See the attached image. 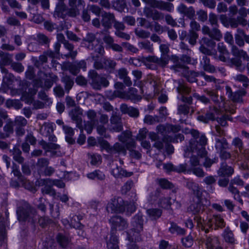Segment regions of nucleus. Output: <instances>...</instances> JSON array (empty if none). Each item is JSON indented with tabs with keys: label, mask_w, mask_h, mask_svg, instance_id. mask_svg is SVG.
<instances>
[{
	"label": "nucleus",
	"mask_w": 249,
	"mask_h": 249,
	"mask_svg": "<svg viewBox=\"0 0 249 249\" xmlns=\"http://www.w3.org/2000/svg\"><path fill=\"white\" fill-rule=\"evenodd\" d=\"M231 144L236 148L238 149L240 153H242L244 148V143L243 141L239 137H235L233 139Z\"/></svg>",
	"instance_id": "nucleus-61"
},
{
	"label": "nucleus",
	"mask_w": 249,
	"mask_h": 249,
	"mask_svg": "<svg viewBox=\"0 0 249 249\" xmlns=\"http://www.w3.org/2000/svg\"><path fill=\"white\" fill-rule=\"evenodd\" d=\"M134 33L137 37L142 39H146L151 35L149 31L138 28L135 29Z\"/></svg>",
	"instance_id": "nucleus-58"
},
{
	"label": "nucleus",
	"mask_w": 249,
	"mask_h": 249,
	"mask_svg": "<svg viewBox=\"0 0 249 249\" xmlns=\"http://www.w3.org/2000/svg\"><path fill=\"white\" fill-rule=\"evenodd\" d=\"M82 44L89 50L93 51L95 54L98 53L101 56L104 55V47L99 43L94 34L88 33L83 39Z\"/></svg>",
	"instance_id": "nucleus-4"
},
{
	"label": "nucleus",
	"mask_w": 249,
	"mask_h": 249,
	"mask_svg": "<svg viewBox=\"0 0 249 249\" xmlns=\"http://www.w3.org/2000/svg\"><path fill=\"white\" fill-rule=\"evenodd\" d=\"M56 239L59 246L64 249L67 248L71 242V237L62 233H58Z\"/></svg>",
	"instance_id": "nucleus-30"
},
{
	"label": "nucleus",
	"mask_w": 249,
	"mask_h": 249,
	"mask_svg": "<svg viewBox=\"0 0 249 249\" xmlns=\"http://www.w3.org/2000/svg\"><path fill=\"white\" fill-rule=\"evenodd\" d=\"M34 39L38 45L47 46L48 47H49L51 42V38L44 34L41 33H39L36 34V37Z\"/></svg>",
	"instance_id": "nucleus-36"
},
{
	"label": "nucleus",
	"mask_w": 249,
	"mask_h": 249,
	"mask_svg": "<svg viewBox=\"0 0 249 249\" xmlns=\"http://www.w3.org/2000/svg\"><path fill=\"white\" fill-rule=\"evenodd\" d=\"M43 184L44 186L41 189V192L43 194L49 195L51 196H55L56 192L54 189L52 187L50 184L45 183L44 179L42 180Z\"/></svg>",
	"instance_id": "nucleus-56"
},
{
	"label": "nucleus",
	"mask_w": 249,
	"mask_h": 249,
	"mask_svg": "<svg viewBox=\"0 0 249 249\" xmlns=\"http://www.w3.org/2000/svg\"><path fill=\"white\" fill-rule=\"evenodd\" d=\"M61 81L64 85L65 90L68 93L74 84L73 78L70 75H65L61 77Z\"/></svg>",
	"instance_id": "nucleus-38"
},
{
	"label": "nucleus",
	"mask_w": 249,
	"mask_h": 249,
	"mask_svg": "<svg viewBox=\"0 0 249 249\" xmlns=\"http://www.w3.org/2000/svg\"><path fill=\"white\" fill-rule=\"evenodd\" d=\"M53 223V220L48 216H43L38 218V223L42 228H45Z\"/></svg>",
	"instance_id": "nucleus-64"
},
{
	"label": "nucleus",
	"mask_w": 249,
	"mask_h": 249,
	"mask_svg": "<svg viewBox=\"0 0 249 249\" xmlns=\"http://www.w3.org/2000/svg\"><path fill=\"white\" fill-rule=\"evenodd\" d=\"M13 122L16 126L15 132L17 136L18 137L23 136L25 133L24 127L27 124V120L22 116H18L15 118Z\"/></svg>",
	"instance_id": "nucleus-14"
},
{
	"label": "nucleus",
	"mask_w": 249,
	"mask_h": 249,
	"mask_svg": "<svg viewBox=\"0 0 249 249\" xmlns=\"http://www.w3.org/2000/svg\"><path fill=\"white\" fill-rule=\"evenodd\" d=\"M203 35H208L211 38L216 41H220L222 38V34L217 27L211 29L208 26L204 25L202 27Z\"/></svg>",
	"instance_id": "nucleus-17"
},
{
	"label": "nucleus",
	"mask_w": 249,
	"mask_h": 249,
	"mask_svg": "<svg viewBox=\"0 0 249 249\" xmlns=\"http://www.w3.org/2000/svg\"><path fill=\"white\" fill-rule=\"evenodd\" d=\"M200 65L204 71H206L210 73H214L216 71L215 67L211 64L210 59L207 56H203Z\"/></svg>",
	"instance_id": "nucleus-29"
},
{
	"label": "nucleus",
	"mask_w": 249,
	"mask_h": 249,
	"mask_svg": "<svg viewBox=\"0 0 249 249\" xmlns=\"http://www.w3.org/2000/svg\"><path fill=\"white\" fill-rule=\"evenodd\" d=\"M88 158L90 160V163L92 165H96L102 161L101 156L97 154L88 153Z\"/></svg>",
	"instance_id": "nucleus-59"
},
{
	"label": "nucleus",
	"mask_w": 249,
	"mask_h": 249,
	"mask_svg": "<svg viewBox=\"0 0 249 249\" xmlns=\"http://www.w3.org/2000/svg\"><path fill=\"white\" fill-rule=\"evenodd\" d=\"M143 14L147 18H151L154 21H159L164 19V13L156 9L145 7L143 9Z\"/></svg>",
	"instance_id": "nucleus-19"
},
{
	"label": "nucleus",
	"mask_w": 249,
	"mask_h": 249,
	"mask_svg": "<svg viewBox=\"0 0 249 249\" xmlns=\"http://www.w3.org/2000/svg\"><path fill=\"white\" fill-rule=\"evenodd\" d=\"M157 182L163 189H171L174 187V184L166 178L157 179Z\"/></svg>",
	"instance_id": "nucleus-54"
},
{
	"label": "nucleus",
	"mask_w": 249,
	"mask_h": 249,
	"mask_svg": "<svg viewBox=\"0 0 249 249\" xmlns=\"http://www.w3.org/2000/svg\"><path fill=\"white\" fill-rule=\"evenodd\" d=\"M82 114V110L79 107H75L72 109L69 113V115L71 117V120L74 121L76 126L80 129L81 132L83 131V127L82 125V119L81 115Z\"/></svg>",
	"instance_id": "nucleus-18"
},
{
	"label": "nucleus",
	"mask_w": 249,
	"mask_h": 249,
	"mask_svg": "<svg viewBox=\"0 0 249 249\" xmlns=\"http://www.w3.org/2000/svg\"><path fill=\"white\" fill-rule=\"evenodd\" d=\"M205 210V206L202 200H193V202L188 207V210L194 214H197L202 212Z\"/></svg>",
	"instance_id": "nucleus-26"
},
{
	"label": "nucleus",
	"mask_w": 249,
	"mask_h": 249,
	"mask_svg": "<svg viewBox=\"0 0 249 249\" xmlns=\"http://www.w3.org/2000/svg\"><path fill=\"white\" fill-rule=\"evenodd\" d=\"M109 222L111 224L110 236L116 235L117 230L124 231L128 227L127 220L120 215L111 217Z\"/></svg>",
	"instance_id": "nucleus-7"
},
{
	"label": "nucleus",
	"mask_w": 249,
	"mask_h": 249,
	"mask_svg": "<svg viewBox=\"0 0 249 249\" xmlns=\"http://www.w3.org/2000/svg\"><path fill=\"white\" fill-rule=\"evenodd\" d=\"M10 151L12 153L13 159L16 161L19 164L23 163L24 158L21 156L22 152L18 146H14Z\"/></svg>",
	"instance_id": "nucleus-40"
},
{
	"label": "nucleus",
	"mask_w": 249,
	"mask_h": 249,
	"mask_svg": "<svg viewBox=\"0 0 249 249\" xmlns=\"http://www.w3.org/2000/svg\"><path fill=\"white\" fill-rule=\"evenodd\" d=\"M160 50L161 52V56L159 59L162 62L161 64L167 65L170 60V57L168 55L169 52V48L167 45L162 44L160 46Z\"/></svg>",
	"instance_id": "nucleus-28"
},
{
	"label": "nucleus",
	"mask_w": 249,
	"mask_h": 249,
	"mask_svg": "<svg viewBox=\"0 0 249 249\" xmlns=\"http://www.w3.org/2000/svg\"><path fill=\"white\" fill-rule=\"evenodd\" d=\"M89 84L94 89L100 90L102 88L107 87L109 85L107 79L99 74L95 70H90L88 72Z\"/></svg>",
	"instance_id": "nucleus-6"
},
{
	"label": "nucleus",
	"mask_w": 249,
	"mask_h": 249,
	"mask_svg": "<svg viewBox=\"0 0 249 249\" xmlns=\"http://www.w3.org/2000/svg\"><path fill=\"white\" fill-rule=\"evenodd\" d=\"M17 219L19 222H27L34 225L36 218L37 212L35 208L28 202L23 201L17 208Z\"/></svg>",
	"instance_id": "nucleus-3"
},
{
	"label": "nucleus",
	"mask_w": 249,
	"mask_h": 249,
	"mask_svg": "<svg viewBox=\"0 0 249 249\" xmlns=\"http://www.w3.org/2000/svg\"><path fill=\"white\" fill-rule=\"evenodd\" d=\"M90 55L91 59L94 61L93 67L97 70L114 69L116 66V62L113 60L104 58L102 60L101 57L103 56L98 53H91Z\"/></svg>",
	"instance_id": "nucleus-5"
},
{
	"label": "nucleus",
	"mask_w": 249,
	"mask_h": 249,
	"mask_svg": "<svg viewBox=\"0 0 249 249\" xmlns=\"http://www.w3.org/2000/svg\"><path fill=\"white\" fill-rule=\"evenodd\" d=\"M247 94V91L244 89H239L235 92L230 100L233 103L242 104L244 103L243 97Z\"/></svg>",
	"instance_id": "nucleus-34"
},
{
	"label": "nucleus",
	"mask_w": 249,
	"mask_h": 249,
	"mask_svg": "<svg viewBox=\"0 0 249 249\" xmlns=\"http://www.w3.org/2000/svg\"><path fill=\"white\" fill-rule=\"evenodd\" d=\"M142 62L147 68L151 70H157L158 69L157 65L163 68L166 66L164 64H161L162 62L159 58L155 55L143 57L142 58Z\"/></svg>",
	"instance_id": "nucleus-11"
},
{
	"label": "nucleus",
	"mask_w": 249,
	"mask_h": 249,
	"mask_svg": "<svg viewBox=\"0 0 249 249\" xmlns=\"http://www.w3.org/2000/svg\"><path fill=\"white\" fill-rule=\"evenodd\" d=\"M193 138L190 140L189 145L184 150V157H188L190 152H196L200 158L205 157L208 152L205 146L207 144L208 139L204 134L200 133L198 130L192 129L190 131Z\"/></svg>",
	"instance_id": "nucleus-1"
},
{
	"label": "nucleus",
	"mask_w": 249,
	"mask_h": 249,
	"mask_svg": "<svg viewBox=\"0 0 249 249\" xmlns=\"http://www.w3.org/2000/svg\"><path fill=\"white\" fill-rule=\"evenodd\" d=\"M13 122L12 121L7 123L3 127V132L0 131V139H5L9 138L14 133Z\"/></svg>",
	"instance_id": "nucleus-27"
},
{
	"label": "nucleus",
	"mask_w": 249,
	"mask_h": 249,
	"mask_svg": "<svg viewBox=\"0 0 249 249\" xmlns=\"http://www.w3.org/2000/svg\"><path fill=\"white\" fill-rule=\"evenodd\" d=\"M49 160L47 158H40L37 160L36 166L39 175L49 165Z\"/></svg>",
	"instance_id": "nucleus-44"
},
{
	"label": "nucleus",
	"mask_w": 249,
	"mask_h": 249,
	"mask_svg": "<svg viewBox=\"0 0 249 249\" xmlns=\"http://www.w3.org/2000/svg\"><path fill=\"white\" fill-rule=\"evenodd\" d=\"M171 60L174 63V65L171 67V69L175 72L180 73L183 75L188 68V67L182 63L179 60V58L176 55H172Z\"/></svg>",
	"instance_id": "nucleus-20"
},
{
	"label": "nucleus",
	"mask_w": 249,
	"mask_h": 249,
	"mask_svg": "<svg viewBox=\"0 0 249 249\" xmlns=\"http://www.w3.org/2000/svg\"><path fill=\"white\" fill-rule=\"evenodd\" d=\"M178 87L177 88L178 92L180 94H189L191 91V88L186 84L181 83L180 81L178 82Z\"/></svg>",
	"instance_id": "nucleus-53"
},
{
	"label": "nucleus",
	"mask_w": 249,
	"mask_h": 249,
	"mask_svg": "<svg viewBox=\"0 0 249 249\" xmlns=\"http://www.w3.org/2000/svg\"><path fill=\"white\" fill-rule=\"evenodd\" d=\"M63 129L66 135V141L71 144H73L75 143V139L73 138L74 134L73 129L69 126L63 125Z\"/></svg>",
	"instance_id": "nucleus-32"
},
{
	"label": "nucleus",
	"mask_w": 249,
	"mask_h": 249,
	"mask_svg": "<svg viewBox=\"0 0 249 249\" xmlns=\"http://www.w3.org/2000/svg\"><path fill=\"white\" fill-rule=\"evenodd\" d=\"M218 113L219 109L215 107H210V110L205 115H200L197 116V120L204 123H208L210 121L215 120V115L213 112Z\"/></svg>",
	"instance_id": "nucleus-22"
},
{
	"label": "nucleus",
	"mask_w": 249,
	"mask_h": 249,
	"mask_svg": "<svg viewBox=\"0 0 249 249\" xmlns=\"http://www.w3.org/2000/svg\"><path fill=\"white\" fill-rule=\"evenodd\" d=\"M228 190L233 195L234 199L243 205L244 204L243 200L240 195V192L237 188L234 186V185L230 182L228 187Z\"/></svg>",
	"instance_id": "nucleus-42"
},
{
	"label": "nucleus",
	"mask_w": 249,
	"mask_h": 249,
	"mask_svg": "<svg viewBox=\"0 0 249 249\" xmlns=\"http://www.w3.org/2000/svg\"><path fill=\"white\" fill-rule=\"evenodd\" d=\"M138 44L140 49L144 50L148 53H152L153 52V45L150 41L146 40L138 42Z\"/></svg>",
	"instance_id": "nucleus-48"
},
{
	"label": "nucleus",
	"mask_w": 249,
	"mask_h": 249,
	"mask_svg": "<svg viewBox=\"0 0 249 249\" xmlns=\"http://www.w3.org/2000/svg\"><path fill=\"white\" fill-rule=\"evenodd\" d=\"M119 240L116 235L110 236L109 240L107 241V249H119Z\"/></svg>",
	"instance_id": "nucleus-47"
},
{
	"label": "nucleus",
	"mask_w": 249,
	"mask_h": 249,
	"mask_svg": "<svg viewBox=\"0 0 249 249\" xmlns=\"http://www.w3.org/2000/svg\"><path fill=\"white\" fill-rule=\"evenodd\" d=\"M39 143L46 153L50 152L51 150H56L60 148L58 144L53 142H47L44 140L40 141Z\"/></svg>",
	"instance_id": "nucleus-45"
},
{
	"label": "nucleus",
	"mask_w": 249,
	"mask_h": 249,
	"mask_svg": "<svg viewBox=\"0 0 249 249\" xmlns=\"http://www.w3.org/2000/svg\"><path fill=\"white\" fill-rule=\"evenodd\" d=\"M234 173V169L231 166L227 165L226 162H222L219 169L217 174L219 177L229 178Z\"/></svg>",
	"instance_id": "nucleus-25"
},
{
	"label": "nucleus",
	"mask_w": 249,
	"mask_h": 249,
	"mask_svg": "<svg viewBox=\"0 0 249 249\" xmlns=\"http://www.w3.org/2000/svg\"><path fill=\"white\" fill-rule=\"evenodd\" d=\"M231 53L235 57H243L245 59H249V56L247 53L243 50L239 49L236 46L232 45L231 48Z\"/></svg>",
	"instance_id": "nucleus-49"
},
{
	"label": "nucleus",
	"mask_w": 249,
	"mask_h": 249,
	"mask_svg": "<svg viewBox=\"0 0 249 249\" xmlns=\"http://www.w3.org/2000/svg\"><path fill=\"white\" fill-rule=\"evenodd\" d=\"M144 2L150 5L152 8L160 10L172 12L174 10L173 3L167 1L159 0H142Z\"/></svg>",
	"instance_id": "nucleus-9"
},
{
	"label": "nucleus",
	"mask_w": 249,
	"mask_h": 249,
	"mask_svg": "<svg viewBox=\"0 0 249 249\" xmlns=\"http://www.w3.org/2000/svg\"><path fill=\"white\" fill-rule=\"evenodd\" d=\"M227 63L230 67H235L236 69L240 72L243 71L245 70V68L242 67V62L240 58L236 57L228 58Z\"/></svg>",
	"instance_id": "nucleus-41"
},
{
	"label": "nucleus",
	"mask_w": 249,
	"mask_h": 249,
	"mask_svg": "<svg viewBox=\"0 0 249 249\" xmlns=\"http://www.w3.org/2000/svg\"><path fill=\"white\" fill-rule=\"evenodd\" d=\"M199 51L202 53L207 55H212L213 53L207 47L213 48L216 45L215 42L212 38L203 37L199 40Z\"/></svg>",
	"instance_id": "nucleus-10"
},
{
	"label": "nucleus",
	"mask_w": 249,
	"mask_h": 249,
	"mask_svg": "<svg viewBox=\"0 0 249 249\" xmlns=\"http://www.w3.org/2000/svg\"><path fill=\"white\" fill-rule=\"evenodd\" d=\"M9 213L7 211L5 212L6 218L0 217V246L2 245L7 241V232L5 223L7 220Z\"/></svg>",
	"instance_id": "nucleus-23"
},
{
	"label": "nucleus",
	"mask_w": 249,
	"mask_h": 249,
	"mask_svg": "<svg viewBox=\"0 0 249 249\" xmlns=\"http://www.w3.org/2000/svg\"><path fill=\"white\" fill-rule=\"evenodd\" d=\"M65 48L69 51V53L66 55V57H71L72 59L74 58L77 55V52L74 51V46L73 44L70 43L68 41L65 42L63 44Z\"/></svg>",
	"instance_id": "nucleus-51"
},
{
	"label": "nucleus",
	"mask_w": 249,
	"mask_h": 249,
	"mask_svg": "<svg viewBox=\"0 0 249 249\" xmlns=\"http://www.w3.org/2000/svg\"><path fill=\"white\" fill-rule=\"evenodd\" d=\"M40 131L42 135L47 137L53 132V124L49 123H45L41 126Z\"/></svg>",
	"instance_id": "nucleus-50"
},
{
	"label": "nucleus",
	"mask_w": 249,
	"mask_h": 249,
	"mask_svg": "<svg viewBox=\"0 0 249 249\" xmlns=\"http://www.w3.org/2000/svg\"><path fill=\"white\" fill-rule=\"evenodd\" d=\"M169 230L171 233H176L178 234L183 235L185 233V231L183 229L179 227L174 222L171 223V227Z\"/></svg>",
	"instance_id": "nucleus-63"
},
{
	"label": "nucleus",
	"mask_w": 249,
	"mask_h": 249,
	"mask_svg": "<svg viewBox=\"0 0 249 249\" xmlns=\"http://www.w3.org/2000/svg\"><path fill=\"white\" fill-rule=\"evenodd\" d=\"M46 77H49V79H46L44 81V86L47 89H50L53 85L54 83H56L58 80V77L53 74V73H49L48 74H44Z\"/></svg>",
	"instance_id": "nucleus-46"
},
{
	"label": "nucleus",
	"mask_w": 249,
	"mask_h": 249,
	"mask_svg": "<svg viewBox=\"0 0 249 249\" xmlns=\"http://www.w3.org/2000/svg\"><path fill=\"white\" fill-rule=\"evenodd\" d=\"M199 75H200V72L190 71L188 68L182 76L186 79L188 82L194 83L197 82L196 78Z\"/></svg>",
	"instance_id": "nucleus-39"
},
{
	"label": "nucleus",
	"mask_w": 249,
	"mask_h": 249,
	"mask_svg": "<svg viewBox=\"0 0 249 249\" xmlns=\"http://www.w3.org/2000/svg\"><path fill=\"white\" fill-rule=\"evenodd\" d=\"M121 152L124 153H125L124 146L123 144L117 142L113 146H111V154H115Z\"/></svg>",
	"instance_id": "nucleus-62"
},
{
	"label": "nucleus",
	"mask_w": 249,
	"mask_h": 249,
	"mask_svg": "<svg viewBox=\"0 0 249 249\" xmlns=\"http://www.w3.org/2000/svg\"><path fill=\"white\" fill-rule=\"evenodd\" d=\"M110 131L120 132L123 129V125L121 117L117 113H113L110 119Z\"/></svg>",
	"instance_id": "nucleus-15"
},
{
	"label": "nucleus",
	"mask_w": 249,
	"mask_h": 249,
	"mask_svg": "<svg viewBox=\"0 0 249 249\" xmlns=\"http://www.w3.org/2000/svg\"><path fill=\"white\" fill-rule=\"evenodd\" d=\"M186 187L191 190L194 196L193 200H203L202 195L204 191L199 186L198 184L192 181H188L186 183Z\"/></svg>",
	"instance_id": "nucleus-16"
},
{
	"label": "nucleus",
	"mask_w": 249,
	"mask_h": 249,
	"mask_svg": "<svg viewBox=\"0 0 249 249\" xmlns=\"http://www.w3.org/2000/svg\"><path fill=\"white\" fill-rule=\"evenodd\" d=\"M200 241L204 243L207 249H217L220 246L218 237L214 235H207L202 237Z\"/></svg>",
	"instance_id": "nucleus-13"
},
{
	"label": "nucleus",
	"mask_w": 249,
	"mask_h": 249,
	"mask_svg": "<svg viewBox=\"0 0 249 249\" xmlns=\"http://www.w3.org/2000/svg\"><path fill=\"white\" fill-rule=\"evenodd\" d=\"M87 177L88 178L91 179H97L100 180H104L106 177L103 172L98 170L88 174Z\"/></svg>",
	"instance_id": "nucleus-55"
},
{
	"label": "nucleus",
	"mask_w": 249,
	"mask_h": 249,
	"mask_svg": "<svg viewBox=\"0 0 249 249\" xmlns=\"http://www.w3.org/2000/svg\"><path fill=\"white\" fill-rule=\"evenodd\" d=\"M111 174L115 178H119L122 177H129L133 174L132 172H128L118 166H117L114 168L112 169Z\"/></svg>",
	"instance_id": "nucleus-37"
},
{
	"label": "nucleus",
	"mask_w": 249,
	"mask_h": 249,
	"mask_svg": "<svg viewBox=\"0 0 249 249\" xmlns=\"http://www.w3.org/2000/svg\"><path fill=\"white\" fill-rule=\"evenodd\" d=\"M69 8H67L64 2H58L53 13L54 17L65 19L67 17L76 18L80 15V10L78 6H85V2L83 0H69Z\"/></svg>",
	"instance_id": "nucleus-2"
},
{
	"label": "nucleus",
	"mask_w": 249,
	"mask_h": 249,
	"mask_svg": "<svg viewBox=\"0 0 249 249\" xmlns=\"http://www.w3.org/2000/svg\"><path fill=\"white\" fill-rule=\"evenodd\" d=\"M224 241L229 245H233L235 244V239L232 231L229 227H227L222 234Z\"/></svg>",
	"instance_id": "nucleus-35"
},
{
	"label": "nucleus",
	"mask_w": 249,
	"mask_h": 249,
	"mask_svg": "<svg viewBox=\"0 0 249 249\" xmlns=\"http://www.w3.org/2000/svg\"><path fill=\"white\" fill-rule=\"evenodd\" d=\"M0 66L11 65L13 61V54L5 52H0Z\"/></svg>",
	"instance_id": "nucleus-43"
},
{
	"label": "nucleus",
	"mask_w": 249,
	"mask_h": 249,
	"mask_svg": "<svg viewBox=\"0 0 249 249\" xmlns=\"http://www.w3.org/2000/svg\"><path fill=\"white\" fill-rule=\"evenodd\" d=\"M229 143L225 137L215 139L214 147L217 152L229 148Z\"/></svg>",
	"instance_id": "nucleus-31"
},
{
	"label": "nucleus",
	"mask_w": 249,
	"mask_h": 249,
	"mask_svg": "<svg viewBox=\"0 0 249 249\" xmlns=\"http://www.w3.org/2000/svg\"><path fill=\"white\" fill-rule=\"evenodd\" d=\"M143 215L141 212L135 214L131 221L132 228L131 231L134 233L139 234L143 229Z\"/></svg>",
	"instance_id": "nucleus-12"
},
{
	"label": "nucleus",
	"mask_w": 249,
	"mask_h": 249,
	"mask_svg": "<svg viewBox=\"0 0 249 249\" xmlns=\"http://www.w3.org/2000/svg\"><path fill=\"white\" fill-rule=\"evenodd\" d=\"M234 79L239 82L243 83V86L247 88L249 86V79L245 75L239 74L233 77Z\"/></svg>",
	"instance_id": "nucleus-60"
},
{
	"label": "nucleus",
	"mask_w": 249,
	"mask_h": 249,
	"mask_svg": "<svg viewBox=\"0 0 249 249\" xmlns=\"http://www.w3.org/2000/svg\"><path fill=\"white\" fill-rule=\"evenodd\" d=\"M146 213L152 220H157L161 215L162 211L159 209L153 208L148 209Z\"/></svg>",
	"instance_id": "nucleus-52"
},
{
	"label": "nucleus",
	"mask_w": 249,
	"mask_h": 249,
	"mask_svg": "<svg viewBox=\"0 0 249 249\" xmlns=\"http://www.w3.org/2000/svg\"><path fill=\"white\" fill-rule=\"evenodd\" d=\"M120 109L123 114H127L131 117L137 118L139 116L140 113L138 109L131 106H128L126 104L121 105Z\"/></svg>",
	"instance_id": "nucleus-24"
},
{
	"label": "nucleus",
	"mask_w": 249,
	"mask_h": 249,
	"mask_svg": "<svg viewBox=\"0 0 249 249\" xmlns=\"http://www.w3.org/2000/svg\"><path fill=\"white\" fill-rule=\"evenodd\" d=\"M115 19V17L113 13L104 12L102 15L101 23L105 29L108 30L111 28Z\"/></svg>",
	"instance_id": "nucleus-21"
},
{
	"label": "nucleus",
	"mask_w": 249,
	"mask_h": 249,
	"mask_svg": "<svg viewBox=\"0 0 249 249\" xmlns=\"http://www.w3.org/2000/svg\"><path fill=\"white\" fill-rule=\"evenodd\" d=\"M132 200L128 203L125 202V208L126 209V213L127 214H131L133 213L136 210V201H137V195L135 193H132L131 196Z\"/></svg>",
	"instance_id": "nucleus-33"
},
{
	"label": "nucleus",
	"mask_w": 249,
	"mask_h": 249,
	"mask_svg": "<svg viewBox=\"0 0 249 249\" xmlns=\"http://www.w3.org/2000/svg\"><path fill=\"white\" fill-rule=\"evenodd\" d=\"M107 211L111 213H123L125 210V202L121 197L115 196L107 206Z\"/></svg>",
	"instance_id": "nucleus-8"
},
{
	"label": "nucleus",
	"mask_w": 249,
	"mask_h": 249,
	"mask_svg": "<svg viewBox=\"0 0 249 249\" xmlns=\"http://www.w3.org/2000/svg\"><path fill=\"white\" fill-rule=\"evenodd\" d=\"M81 219L82 216L81 215L73 216L70 222L71 226L75 229H82L84 226L80 223Z\"/></svg>",
	"instance_id": "nucleus-57"
}]
</instances>
